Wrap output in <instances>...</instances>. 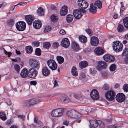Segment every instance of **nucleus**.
<instances>
[{"instance_id": "obj_1", "label": "nucleus", "mask_w": 128, "mask_h": 128, "mask_svg": "<svg viewBox=\"0 0 128 128\" xmlns=\"http://www.w3.org/2000/svg\"><path fill=\"white\" fill-rule=\"evenodd\" d=\"M29 64L32 68L38 69L40 67V64L39 61L36 59L31 58L29 60Z\"/></svg>"}, {"instance_id": "obj_2", "label": "nucleus", "mask_w": 128, "mask_h": 128, "mask_svg": "<svg viewBox=\"0 0 128 128\" xmlns=\"http://www.w3.org/2000/svg\"><path fill=\"white\" fill-rule=\"evenodd\" d=\"M64 112L63 108H57L54 110L52 112L51 115L54 117H59L62 116Z\"/></svg>"}, {"instance_id": "obj_3", "label": "nucleus", "mask_w": 128, "mask_h": 128, "mask_svg": "<svg viewBox=\"0 0 128 128\" xmlns=\"http://www.w3.org/2000/svg\"><path fill=\"white\" fill-rule=\"evenodd\" d=\"M67 113L68 116L74 118H78L81 116L80 114L74 110L68 111Z\"/></svg>"}, {"instance_id": "obj_4", "label": "nucleus", "mask_w": 128, "mask_h": 128, "mask_svg": "<svg viewBox=\"0 0 128 128\" xmlns=\"http://www.w3.org/2000/svg\"><path fill=\"white\" fill-rule=\"evenodd\" d=\"M47 64L50 68L52 70H56L57 68V64L54 60H49L47 62Z\"/></svg>"}, {"instance_id": "obj_5", "label": "nucleus", "mask_w": 128, "mask_h": 128, "mask_svg": "<svg viewBox=\"0 0 128 128\" xmlns=\"http://www.w3.org/2000/svg\"><path fill=\"white\" fill-rule=\"evenodd\" d=\"M16 29L19 31H23L24 30L26 27L25 23L23 21H20L16 24Z\"/></svg>"}, {"instance_id": "obj_6", "label": "nucleus", "mask_w": 128, "mask_h": 128, "mask_svg": "<svg viewBox=\"0 0 128 128\" xmlns=\"http://www.w3.org/2000/svg\"><path fill=\"white\" fill-rule=\"evenodd\" d=\"M113 47L116 51L118 52L122 50L123 46L119 42L116 41L113 43Z\"/></svg>"}, {"instance_id": "obj_7", "label": "nucleus", "mask_w": 128, "mask_h": 128, "mask_svg": "<svg viewBox=\"0 0 128 128\" xmlns=\"http://www.w3.org/2000/svg\"><path fill=\"white\" fill-rule=\"evenodd\" d=\"M107 64L104 61H99L98 62L96 68L98 71H101L102 69H105L107 67Z\"/></svg>"}, {"instance_id": "obj_8", "label": "nucleus", "mask_w": 128, "mask_h": 128, "mask_svg": "<svg viewBox=\"0 0 128 128\" xmlns=\"http://www.w3.org/2000/svg\"><path fill=\"white\" fill-rule=\"evenodd\" d=\"M78 4L82 9H86L88 7V3L86 1L83 0H78Z\"/></svg>"}, {"instance_id": "obj_9", "label": "nucleus", "mask_w": 128, "mask_h": 128, "mask_svg": "<svg viewBox=\"0 0 128 128\" xmlns=\"http://www.w3.org/2000/svg\"><path fill=\"white\" fill-rule=\"evenodd\" d=\"M115 95L116 94L114 92L109 91L106 94L105 96L107 100H112L114 98Z\"/></svg>"}, {"instance_id": "obj_10", "label": "nucleus", "mask_w": 128, "mask_h": 128, "mask_svg": "<svg viewBox=\"0 0 128 128\" xmlns=\"http://www.w3.org/2000/svg\"><path fill=\"white\" fill-rule=\"evenodd\" d=\"M37 74V71L34 68H30L28 71V76L30 78H34Z\"/></svg>"}, {"instance_id": "obj_11", "label": "nucleus", "mask_w": 128, "mask_h": 128, "mask_svg": "<svg viewBox=\"0 0 128 128\" xmlns=\"http://www.w3.org/2000/svg\"><path fill=\"white\" fill-rule=\"evenodd\" d=\"M103 59L105 61L108 62H113L115 59L114 56L108 54L104 55L103 56Z\"/></svg>"}, {"instance_id": "obj_12", "label": "nucleus", "mask_w": 128, "mask_h": 128, "mask_svg": "<svg viewBox=\"0 0 128 128\" xmlns=\"http://www.w3.org/2000/svg\"><path fill=\"white\" fill-rule=\"evenodd\" d=\"M37 100L36 98H33L27 100L24 102V104L27 106L30 105L32 106L36 104Z\"/></svg>"}, {"instance_id": "obj_13", "label": "nucleus", "mask_w": 128, "mask_h": 128, "mask_svg": "<svg viewBox=\"0 0 128 128\" xmlns=\"http://www.w3.org/2000/svg\"><path fill=\"white\" fill-rule=\"evenodd\" d=\"M126 98L125 95L123 94L120 93L116 95V100L119 102H123Z\"/></svg>"}, {"instance_id": "obj_14", "label": "nucleus", "mask_w": 128, "mask_h": 128, "mask_svg": "<svg viewBox=\"0 0 128 128\" xmlns=\"http://www.w3.org/2000/svg\"><path fill=\"white\" fill-rule=\"evenodd\" d=\"M99 39L98 38L95 36L92 37L90 38V42L92 46H96L98 44Z\"/></svg>"}, {"instance_id": "obj_15", "label": "nucleus", "mask_w": 128, "mask_h": 128, "mask_svg": "<svg viewBox=\"0 0 128 128\" xmlns=\"http://www.w3.org/2000/svg\"><path fill=\"white\" fill-rule=\"evenodd\" d=\"M61 44L62 47L68 48L70 44V41L67 38H64L61 42Z\"/></svg>"}, {"instance_id": "obj_16", "label": "nucleus", "mask_w": 128, "mask_h": 128, "mask_svg": "<svg viewBox=\"0 0 128 128\" xmlns=\"http://www.w3.org/2000/svg\"><path fill=\"white\" fill-rule=\"evenodd\" d=\"M90 95L91 97L94 100L97 99L99 97L98 92L96 90H94L91 91Z\"/></svg>"}, {"instance_id": "obj_17", "label": "nucleus", "mask_w": 128, "mask_h": 128, "mask_svg": "<svg viewBox=\"0 0 128 128\" xmlns=\"http://www.w3.org/2000/svg\"><path fill=\"white\" fill-rule=\"evenodd\" d=\"M25 18L28 24L30 25L34 20V17L30 15H27L26 16Z\"/></svg>"}, {"instance_id": "obj_18", "label": "nucleus", "mask_w": 128, "mask_h": 128, "mask_svg": "<svg viewBox=\"0 0 128 128\" xmlns=\"http://www.w3.org/2000/svg\"><path fill=\"white\" fill-rule=\"evenodd\" d=\"M68 11L67 6H64L60 9V14L61 16H64L67 14Z\"/></svg>"}, {"instance_id": "obj_19", "label": "nucleus", "mask_w": 128, "mask_h": 128, "mask_svg": "<svg viewBox=\"0 0 128 128\" xmlns=\"http://www.w3.org/2000/svg\"><path fill=\"white\" fill-rule=\"evenodd\" d=\"M89 11L90 12L94 14L96 12V7L95 4L92 3L90 4Z\"/></svg>"}, {"instance_id": "obj_20", "label": "nucleus", "mask_w": 128, "mask_h": 128, "mask_svg": "<svg viewBox=\"0 0 128 128\" xmlns=\"http://www.w3.org/2000/svg\"><path fill=\"white\" fill-rule=\"evenodd\" d=\"M94 52L97 55H100L104 53V51L100 47H98L94 49Z\"/></svg>"}, {"instance_id": "obj_21", "label": "nucleus", "mask_w": 128, "mask_h": 128, "mask_svg": "<svg viewBox=\"0 0 128 128\" xmlns=\"http://www.w3.org/2000/svg\"><path fill=\"white\" fill-rule=\"evenodd\" d=\"M42 73L44 76H47L50 74V71L48 70L46 67L43 68L42 70Z\"/></svg>"}, {"instance_id": "obj_22", "label": "nucleus", "mask_w": 128, "mask_h": 128, "mask_svg": "<svg viewBox=\"0 0 128 128\" xmlns=\"http://www.w3.org/2000/svg\"><path fill=\"white\" fill-rule=\"evenodd\" d=\"M73 14L74 17L76 19L80 18L82 16L80 12L78 10H74L73 12Z\"/></svg>"}, {"instance_id": "obj_23", "label": "nucleus", "mask_w": 128, "mask_h": 128, "mask_svg": "<svg viewBox=\"0 0 128 128\" xmlns=\"http://www.w3.org/2000/svg\"><path fill=\"white\" fill-rule=\"evenodd\" d=\"M28 74V71L27 69L24 68L22 70L20 73V75L22 78H25L27 76Z\"/></svg>"}, {"instance_id": "obj_24", "label": "nucleus", "mask_w": 128, "mask_h": 128, "mask_svg": "<svg viewBox=\"0 0 128 128\" xmlns=\"http://www.w3.org/2000/svg\"><path fill=\"white\" fill-rule=\"evenodd\" d=\"M33 25L34 28L36 29H38L40 28L42 24L38 21H35L33 23Z\"/></svg>"}, {"instance_id": "obj_25", "label": "nucleus", "mask_w": 128, "mask_h": 128, "mask_svg": "<svg viewBox=\"0 0 128 128\" xmlns=\"http://www.w3.org/2000/svg\"><path fill=\"white\" fill-rule=\"evenodd\" d=\"M88 65V63L87 61H82L79 63V67L81 69L86 68Z\"/></svg>"}, {"instance_id": "obj_26", "label": "nucleus", "mask_w": 128, "mask_h": 128, "mask_svg": "<svg viewBox=\"0 0 128 128\" xmlns=\"http://www.w3.org/2000/svg\"><path fill=\"white\" fill-rule=\"evenodd\" d=\"M90 126L94 128L97 127L98 125V122L95 119L90 120Z\"/></svg>"}, {"instance_id": "obj_27", "label": "nucleus", "mask_w": 128, "mask_h": 128, "mask_svg": "<svg viewBox=\"0 0 128 128\" xmlns=\"http://www.w3.org/2000/svg\"><path fill=\"white\" fill-rule=\"evenodd\" d=\"M72 48L73 50L76 52L80 49L78 44L75 42H73L72 43Z\"/></svg>"}, {"instance_id": "obj_28", "label": "nucleus", "mask_w": 128, "mask_h": 128, "mask_svg": "<svg viewBox=\"0 0 128 128\" xmlns=\"http://www.w3.org/2000/svg\"><path fill=\"white\" fill-rule=\"evenodd\" d=\"M78 38L80 42L83 43H86L87 41V38L84 36H79Z\"/></svg>"}, {"instance_id": "obj_29", "label": "nucleus", "mask_w": 128, "mask_h": 128, "mask_svg": "<svg viewBox=\"0 0 128 128\" xmlns=\"http://www.w3.org/2000/svg\"><path fill=\"white\" fill-rule=\"evenodd\" d=\"M56 59L58 63L61 64L63 63L64 59L63 57L60 56H58L56 57Z\"/></svg>"}, {"instance_id": "obj_30", "label": "nucleus", "mask_w": 128, "mask_h": 128, "mask_svg": "<svg viewBox=\"0 0 128 128\" xmlns=\"http://www.w3.org/2000/svg\"><path fill=\"white\" fill-rule=\"evenodd\" d=\"M71 72L72 75L74 76H76L78 75V73L76 71V68L74 66L72 67L71 70Z\"/></svg>"}, {"instance_id": "obj_31", "label": "nucleus", "mask_w": 128, "mask_h": 128, "mask_svg": "<svg viewBox=\"0 0 128 128\" xmlns=\"http://www.w3.org/2000/svg\"><path fill=\"white\" fill-rule=\"evenodd\" d=\"M0 118L4 121L6 119V114L4 112H0Z\"/></svg>"}, {"instance_id": "obj_32", "label": "nucleus", "mask_w": 128, "mask_h": 128, "mask_svg": "<svg viewBox=\"0 0 128 128\" xmlns=\"http://www.w3.org/2000/svg\"><path fill=\"white\" fill-rule=\"evenodd\" d=\"M123 23L125 27L128 28V17L125 18L123 20Z\"/></svg>"}, {"instance_id": "obj_33", "label": "nucleus", "mask_w": 128, "mask_h": 128, "mask_svg": "<svg viewBox=\"0 0 128 128\" xmlns=\"http://www.w3.org/2000/svg\"><path fill=\"white\" fill-rule=\"evenodd\" d=\"M26 52L28 54L31 53L32 51V48L30 46H26Z\"/></svg>"}, {"instance_id": "obj_34", "label": "nucleus", "mask_w": 128, "mask_h": 128, "mask_svg": "<svg viewBox=\"0 0 128 128\" xmlns=\"http://www.w3.org/2000/svg\"><path fill=\"white\" fill-rule=\"evenodd\" d=\"M124 28L123 25L120 24L117 27L118 31L119 32H121L124 30Z\"/></svg>"}, {"instance_id": "obj_35", "label": "nucleus", "mask_w": 128, "mask_h": 128, "mask_svg": "<svg viewBox=\"0 0 128 128\" xmlns=\"http://www.w3.org/2000/svg\"><path fill=\"white\" fill-rule=\"evenodd\" d=\"M51 20L53 22H56L58 20V17L56 15H52L50 16Z\"/></svg>"}, {"instance_id": "obj_36", "label": "nucleus", "mask_w": 128, "mask_h": 128, "mask_svg": "<svg viewBox=\"0 0 128 128\" xmlns=\"http://www.w3.org/2000/svg\"><path fill=\"white\" fill-rule=\"evenodd\" d=\"M37 13L39 15H42L44 14V10L42 8H39L37 11Z\"/></svg>"}, {"instance_id": "obj_37", "label": "nucleus", "mask_w": 128, "mask_h": 128, "mask_svg": "<svg viewBox=\"0 0 128 128\" xmlns=\"http://www.w3.org/2000/svg\"><path fill=\"white\" fill-rule=\"evenodd\" d=\"M74 16L72 14H68L66 16V20L68 22H71L73 20Z\"/></svg>"}, {"instance_id": "obj_38", "label": "nucleus", "mask_w": 128, "mask_h": 128, "mask_svg": "<svg viewBox=\"0 0 128 128\" xmlns=\"http://www.w3.org/2000/svg\"><path fill=\"white\" fill-rule=\"evenodd\" d=\"M43 46L44 48L48 49L50 46V44L49 42H46L43 43Z\"/></svg>"}, {"instance_id": "obj_39", "label": "nucleus", "mask_w": 128, "mask_h": 128, "mask_svg": "<svg viewBox=\"0 0 128 128\" xmlns=\"http://www.w3.org/2000/svg\"><path fill=\"white\" fill-rule=\"evenodd\" d=\"M14 20L13 19H10L8 20V24L10 26H12L14 24Z\"/></svg>"}, {"instance_id": "obj_40", "label": "nucleus", "mask_w": 128, "mask_h": 128, "mask_svg": "<svg viewBox=\"0 0 128 128\" xmlns=\"http://www.w3.org/2000/svg\"><path fill=\"white\" fill-rule=\"evenodd\" d=\"M61 99L62 100L66 102H68L70 100V99L69 97L67 96H62Z\"/></svg>"}, {"instance_id": "obj_41", "label": "nucleus", "mask_w": 128, "mask_h": 128, "mask_svg": "<svg viewBox=\"0 0 128 128\" xmlns=\"http://www.w3.org/2000/svg\"><path fill=\"white\" fill-rule=\"evenodd\" d=\"M14 70L16 71V72L18 74L20 70V66L18 64H15L14 66Z\"/></svg>"}, {"instance_id": "obj_42", "label": "nucleus", "mask_w": 128, "mask_h": 128, "mask_svg": "<svg viewBox=\"0 0 128 128\" xmlns=\"http://www.w3.org/2000/svg\"><path fill=\"white\" fill-rule=\"evenodd\" d=\"M51 29L50 27L46 26L44 28V33H47L50 31Z\"/></svg>"}, {"instance_id": "obj_43", "label": "nucleus", "mask_w": 128, "mask_h": 128, "mask_svg": "<svg viewBox=\"0 0 128 128\" xmlns=\"http://www.w3.org/2000/svg\"><path fill=\"white\" fill-rule=\"evenodd\" d=\"M96 6H97L99 8H100L102 7V4L101 2L99 0H97L95 4Z\"/></svg>"}, {"instance_id": "obj_44", "label": "nucleus", "mask_w": 128, "mask_h": 128, "mask_svg": "<svg viewBox=\"0 0 128 128\" xmlns=\"http://www.w3.org/2000/svg\"><path fill=\"white\" fill-rule=\"evenodd\" d=\"M35 54L38 56H40L41 55V51L40 48H36V49Z\"/></svg>"}, {"instance_id": "obj_45", "label": "nucleus", "mask_w": 128, "mask_h": 128, "mask_svg": "<svg viewBox=\"0 0 128 128\" xmlns=\"http://www.w3.org/2000/svg\"><path fill=\"white\" fill-rule=\"evenodd\" d=\"M116 66L114 64H112L110 66L109 69L110 70L111 72H113L115 70L116 68Z\"/></svg>"}, {"instance_id": "obj_46", "label": "nucleus", "mask_w": 128, "mask_h": 128, "mask_svg": "<svg viewBox=\"0 0 128 128\" xmlns=\"http://www.w3.org/2000/svg\"><path fill=\"white\" fill-rule=\"evenodd\" d=\"M123 89L125 92H128V84H124L122 88Z\"/></svg>"}, {"instance_id": "obj_47", "label": "nucleus", "mask_w": 128, "mask_h": 128, "mask_svg": "<svg viewBox=\"0 0 128 128\" xmlns=\"http://www.w3.org/2000/svg\"><path fill=\"white\" fill-rule=\"evenodd\" d=\"M98 125L99 127L101 128H104V125L103 122L100 120H98Z\"/></svg>"}, {"instance_id": "obj_48", "label": "nucleus", "mask_w": 128, "mask_h": 128, "mask_svg": "<svg viewBox=\"0 0 128 128\" xmlns=\"http://www.w3.org/2000/svg\"><path fill=\"white\" fill-rule=\"evenodd\" d=\"M52 46L54 48L56 49L59 46V43L57 42H54L52 44Z\"/></svg>"}, {"instance_id": "obj_49", "label": "nucleus", "mask_w": 128, "mask_h": 128, "mask_svg": "<svg viewBox=\"0 0 128 128\" xmlns=\"http://www.w3.org/2000/svg\"><path fill=\"white\" fill-rule=\"evenodd\" d=\"M4 51L5 54L8 55V57H10L12 54V53L11 52H8L4 49Z\"/></svg>"}, {"instance_id": "obj_50", "label": "nucleus", "mask_w": 128, "mask_h": 128, "mask_svg": "<svg viewBox=\"0 0 128 128\" xmlns=\"http://www.w3.org/2000/svg\"><path fill=\"white\" fill-rule=\"evenodd\" d=\"M74 97L76 99L80 100H81L82 97V96L80 94H75Z\"/></svg>"}, {"instance_id": "obj_51", "label": "nucleus", "mask_w": 128, "mask_h": 128, "mask_svg": "<svg viewBox=\"0 0 128 128\" xmlns=\"http://www.w3.org/2000/svg\"><path fill=\"white\" fill-rule=\"evenodd\" d=\"M86 31L88 34L90 35L92 33V31L90 28H88L86 30Z\"/></svg>"}, {"instance_id": "obj_52", "label": "nucleus", "mask_w": 128, "mask_h": 128, "mask_svg": "<svg viewBox=\"0 0 128 128\" xmlns=\"http://www.w3.org/2000/svg\"><path fill=\"white\" fill-rule=\"evenodd\" d=\"M101 74L102 76L104 78H106L108 76V75L107 73L106 72H102L101 73Z\"/></svg>"}, {"instance_id": "obj_53", "label": "nucleus", "mask_w": 128, "mask_h": 128, "mask_svg": "<svg viewBox=\"0 0 128 128\" xmlns=\"http://www.w3.org/2000/svg\"><path fill=\"white\" fill-rule=\"evenodd\" d=\"M96 72V70H94L90 69V73L92 75H94Z\"/></svg>"}, {"instance_id": "obj_54", "label": "nucleus", "mask_w": 128, "mask_h": 128, "mask_svg": "<svg viewBox=\"0 0 128 128\" xmlns=\"http://www.w3.org/2000/svg\"><path fill=\"white\" fill-rule=\"evenodd\" d=\"M125 57L124 58L125 62L126 63L128 64V54L125 55Z\"/></svg>"}, {"instance_id": "obj_55", "label": "nucleus", "mask_w": 128, "mask_h": 128, "mask_svg": "<svg viewBox=\"0 0 128 128\" xmlns=\"http://www.w3.org/2000/svg\"><path fill=\"white\" fill-rule=\"evenodd\" d=\"M103 88L104 90H108L109 88V86L105 84L103 86Z\"/></svg>"}, {"instance_id": "obj_56", "label": "nucleus", "mask_w": 128, "mask_h": 128, "mask_svg": "<svg viewBox=\"0 0 128 128\" xmlns=\"http://www.w3.org/2000/svg\"><path fill=\"white\" fill-rule=\"evenodd\" d=\"M34 44V46L37 47L39 45L40 42H35Z\"/></svg>"}, {"instance_id": "obj_57", "label": "nucleus", "mask_w": 128, "mask_h": 128, "mask_svg": "<svg viewBox=\"0 0 128 128\" xmlns=\"http://www.w3.org/2000/svg\"><path fill=\"white\" fill-rule=\"evenodd\" d=\"M68 123V121L67 120H65L64 121L63 124L64 125H66V126H67Z\"/></svg>"}, {"instance_id": "obj_58", "label": "nucleus", "mask_w": 128, "mask_h": 128, "mask_svg": "<svg viewBox=\"0 0 128 128\" xmlns=\"http://www.w3.org/2000/svg\"><path fill=\"white\" fill-rule=\"evenodd\" d=\"M30 84L31 85L35 86L37 84V82L34 81H32L30 82Z\"/></svg>"}, {"instance_id": "obj_59", "label": "nucleus", "mask_w": 128, "mask_h": 128, "mask_svg": "<svg viewBox=\"0 0 128 128\" xmlns=\"http://www.w3.org/2000/svg\"><path fill=\"white\" fill-rule=\"evenodd\" d=\"M60 34H64L66 33L65 31L62 29H61L60 30Z\"/></svg>"}, {"instance_id": "obj_60", "label": "nucleus", "mask_w": 128, "mask_h": 128, "mask_svg": "<svg viewBox=\"0 0 128 128\" xmlns=\"http://www.w3.org/2000/svg\"><path fill=\"white\" fill-rule=\"evenodd\" d=\"M16 6V5L12 6L10 10L9 11V12L10 13V10L12 11L14 10L15 8V6Z\"/></svg>"}, {"instance_id": "obj_61", "label": "nucleus", "mask_w": 128, "mask_h": 128, "mask_svg": "<svg viewBox=\"0 0 128 128\" xmlns=\"http://www.w3.org/2000/svg\"><path fill=\"white\" fill-rule=\"evenodd\" d=\"M18 117L19 118H21L22 119L24 120L25 117L24 115H19L18 116Z\"/></svg>"}, {"instance_id": "obj_62", "label": "nucleus", "mask_w": 128, "mask_h": 128, "mask_svg": "<svg viewBox=\"0 0 128 128\" xmlns=\"http://www.w3.org/2000/svg\"><path fill=\"white\" fill-rule=\"evenodd\" d=\"M120 86V84L118 83L116 84L114 86V88H118Z\"/></svg>"}, {"instance_id": "obj_63", "label": "nucleus", "mask_w": 128, "mask_h": 128, "mask_svg": "<svg viewBox=\"0 0 128 128\" xmlns=\"http://www.w3.org/2000/svg\"><path fill=\"white\" fill-rule=\"evenodd\" d=\"M118 14H115L113 16V18H117L118 17Z\"/></svg>"}, {"instance_id": "obj_64", "label": "nucleus", "mask_w": 128, "mask_h": 128, "mask_svg": "<svg viewBox=\"0 0 128 128\" xmlns=\"http://www.w3.org/2000/svg\"><path fill=\"white\" fill-rule=\"evenodd\" d=\"M116 127L115 126L111 125L108 126V128H116Z\"/></svg>"}]
</instances>
